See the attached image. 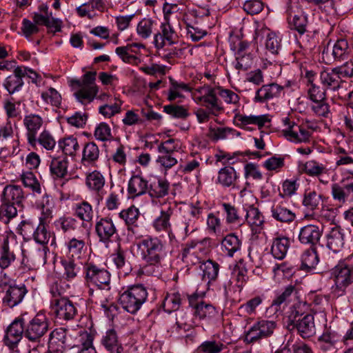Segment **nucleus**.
Returning <instances> with one entry per match:
<instances>
[{
    "instance_id": "nucleus-34",
    "label": "nucleus",
    "mask_w": 353,
    "mask_h": 353,
    "mask_svg": "<svg viewBox=\"0 0 353 353\" xmlns=\"http://www.w3.org/2000/svg\"><path fill=\"white\" fill-rule=\"evenodd\" d=\"M105 180L103 174L97 171L94 170L86 174L85 177V185L88 188L96 193L100 194L103 190Z\"/></svg>"
},
{
    "instance_id": "nucleus-1",
    "label": "nucleus",
    "mask_w": 353,
    "mask_h": 353,
    "mask_svg": "<svg viewBox=\"0 0 353 353\" xmlns=\"http://www.w3.org/2000/svg\"><path fill=\"white\" fill-rule=\"evenodd\" d=\"M141 259L145 263L143 270L150 274L154 267H159L165 256V247L161 239L157 236H146L137 245Z\"/></svg>"
},
{
    "instance_id": "nucleus-26",
    "label": "nucleus",
    "mask_w": 353,
    "mask_h": 353,
    "mask_svg": "<svg viewBox=\"0 0 353 353\" xmlns=\"http://www.w3.org/2000/svg\"><path fill=\"white\" fill-rule=\"evenodd\" d=\"M320 79L321 83L333 90H338L345 82L335 68L331 70H323L321 72Z\"/></svg>"
},
{
    "instance_id": "nucleus-37",
    "label": "nucleus",
    "mask_w": 353,
    "mask_h": 353,
    "mask_svg": "<svg viewBox=\"0 0 353 353\" xmlns=\"http://www.w3.org/2000/svg\"><path fill=\"white\" fill-rule=\"evenodd\" d=\"M221 206L228 224L241 225L244 222L243 211H239L234 205L228 203H223Z\"/></svg>"
},
{
    "instance_id": "nucleus-15",
    "label": "nucleus",
    "mask_w": 353,
    "mask_h": 353,
    "mask_svg": "<svg viewBox=\"0 0 353 353\" xmlns=\"http://www.w3.org/2000/svg\"><path fill=\"white\" fill-rule=\"evenodd\" d=\"M16 260V254L10 245V237L8 234H0V269L9 268Z\"/></svg>"
},
{
    "instance_id": "nucleus-43",
    "label": "nucleus",
    "mask_w": 353,
    "mask_h": 353,
    "mask_svg": "<svg viewBox=\"0 0 353 353\" xmlns=\"http://www.w3.org/2000/svg\"><path fill=\"white\" fill-rule=\"evenodd\" d=\"M339 340V336L334 332H324L319 339L320 348L324 351H334L336 345Z\"/></svg>"
},
{
    "instance_id": "nucleus-39",
    "label": "nucleus",
    "mask_w": 353,
    "mask_h": 353,
    "mask_svg": "<svg viewBox=\"0 0 353 353\" xmlns=\"http://www.w3.org/2000/svg\"><path fill=\"white\" fill-rule=\"evenodd\" d=\"M236 119L240 123L239 125L242 128H245V126L249 124H254L261 129L265 125V123L270 122V119L268 114H261L259 116H247L240 114L236 116Z\"/></svg>"
},
{
    "instance_id": "nucleus-44",
    "label": "nucleus",
    "mask_w": 353,
    "mask_h": 353,
    "mask_svg": "<svg viewBox=\"0 0 353 353\" xmlns=\"http://www.w3.org/2000/svg\"><path fill=\"white\" fill-rule=\"evenodd\" d=\"M237 178L233 167L225 166L221 168L218 174V182L224 187L232 186Z\"/></svg>"
},
{
    "instance_id": "nucleus-63",
    "label": "nucleus",
    "mask_w": 353,
    "mask_h": 353,
    "mask_svg": "<svg viewBox=\"0 0 353 353\" xmlns=\"http://www.w3.org/2000/svg\"><path fill=\"white\" fill-rule=\"evenodd\" d=\"M41 98L48 103L59 107L61 105V94L53 88H49L46 92L41 94Z\"/></svg>"
},
{
    "instance_id": "nucleus-46",
    "label": "nucleus",
    "mask_w": 353,
    "mask_h": 353,
    "mask_svg": "<svg viewBox=\"0 0 353 353\" xmlns=\"http://www.w3.org/2000/svg\"><path fill=\"white\" fill-rule=\"evenodd\" d=\"M289 25L291 29L296 30L300 34L307 32L308 24L307 16L305 13L294 14L288 18Z\"/></svg>"
},
{
    "instance_id": "nucleus-11",
    "label": "nucleus",
    "mask_w": 353,
    "mask_h": 353,
    "mask_svg": "<svg viewBox=\"0 0 353 353\" xmlns=\"http://www.w3.org/2000/svg\"><path fill=\"white\" fill-rule=\"evenodd\" d=\"M26 315V314H23L16 318L6 329L3 341L10 348L13 349L21 340L23 336H25Z\"/></svg>"
},
{
    "instance_id": "nucleus-36",
    "label": "nucleus",
    "mask_w": 353,
    "mask_h": 353,
    "mask_svg": "<svg viewBox=\"0 0 353 353\" xmlns=\"http://www.w3.org/2000/svg\"><path fill=\"white\" fill-rule=\"evenodd\" d=\"M290 245L289 238L285 236L276 237L273 240L271 246V254L274 258L282 260L285 258Z\"/></svg>"
},
{
    "instance_id": "nucleus-56",
    "label": "nucleus",
    "mask_w": 353,
    "mask_h": 353,
    "mask_svg": "<svg viewBox=\"0 0 353 353\" xmlns=\"http://www.w3.org/2000/svg\"><path fill=\"white\" fill-rule=\"evenodd\" d=\"M64 268L63 276L68 281L74 279L81 272V263H77L74 260H65L62 261Z\"/></svg>"
},
{
    "instance_id": "nucleus-58",
    "label": "nucleus",
    "mask_w": 353,
    "mask_h": 353,
    "mask_svg": "<svg viewBox=\"0 0 353 353\" xmlns=\"http://www.w3.org/2000/svg\"><path fill=\"white\" fill-rule=\"evenodd\" d=\"M224 347V345L216 341H205L196 350L195 353H219Z\"/></svg>"
},
{
    "instance_id": "nucleus-47",
    "label": "nucleus",
    "mask_w": 353,
    "mask_h": 353,
    "mask_svg": "<svg viewBox=\"0 0 353 353\" xmlns=\"http://www.w3.org/2000/svg\"><path fill=\"white\" fill-rule=\"evenodd\" d=\"M1 202L0 221L8 224L17 216V205L6 201Z\"/></svg>"
},
{
    "instance_id": "nucleus-23",
    "label": "nucleus",
    "mask_w": 353,
    "mask_h": 353,
    "mask_svg": "<svg viewBox=\"0 0 353 353\" xmlns=\"http://www.w3.org/2000/svg\"><path fill=\"white\" fill-rule=\"evenodd\" d=\"M148 181L141 175H133L128 181V192L132 198L148 193Z\"/></svg>"
},
{
    "instance_id": "nucleus-31",
    "label": "nucleus",
    "mask_w": 353,
    "mask_h": 353,
    "mask_svg": "<svg viewBox=\"0 0 353 353\" xmlns=\"http://www.w3.org/2000/svg\"><path fill=\"white\" fill-rule=\"evenodd\" d=\"M344 245V234L339 227H334L327 234V245L334 252H338Z\"/></svg>"
},
{
    "instance_id": "nucleus-18",
    "label": "nucleus",
    "mask_w": 353,
    "mask_h": 353,
    "mask_svg": "<svg viewBox=\"0 0 353 353\" xmlns=\"http://www.w3.org/2000/svg\"><path fill=\"white\" fill-rule=\"evenodd\" d=\"M323 230L318 225H306L299 230V241L301 243L314 247L319 243L322 236Z\"/></svg>"
},
{
    "instance_id": "nucleus-14",
    "label": "nucleus",
    "mask_w": 353,
    "mask_h": 353,
    "mask_svg": "<svg viewBox=\"0 0 353 353\" xmlns=\"http://www.w3.org/2000/svg\"><path fill=\"white\" fill-rule=\"evenodd\" d=\"M27 292L23 283L10 285L6 289L3 303L9 307H14L21 303Z\"/></svg>"
},
{
    "instance_id": "nucleus-28",
    "label": "nucleus",
    "mask_w": 353,
    "mask_h": 353,
    "mask_svg": "<svg viewBox=\"0 0 353 353\" xmlns=\"http://www.w3.org/2000/svg\"><path fill=\"white\" fill-rule=\"evenodd\" d=\"M244 221L245 220L252 230L259 232L264 223V218L258 208L250 206L243 210Z\"/></svg>"
},
{
    "instance_id": "nucleus-24",
    "label": "nucleus",
    "mask_w": 353,
    "mask_h": 353,
    "mask_svg": "<svg viewBox=\"0 0 353 353\" xmlns=\"http://www.w3.org/2000/svg\"><path fill=\"white\" fill-rule=\"evenodd\" d=\"M332 196L340 206L347 201H353V183L340 186L338 183L332 185Z\"/></svg>"
},
{
    "instance_id": "nucleus-48",
    "label": "nucleus",
    "mask_w": 353,
    "mask_h": 353,
    "mask_svg": "<svg viewBox=\"0 0 353 353\" xmlns=\"http://www.w3.org/2000/svg\"><path fill=\"white\" fill-rule=\"evenodd\" d=\"M59 147L65 155L74 156L79 150L77 139L73 136L63 138L58 142Z\"/></svg>"
},
{
    "instance_id": "nucleus-9",
    "label": "nucleus",
    "mask_w": 353,
    "mask_h": 353,
    "mask_svg": "<svg viewBox=\"0 0 353 353\" xmlns=\"http://www.w3.org/2000/svg\"><path fill=\"white\" fill-rule=\"evenodd\" d=\"M51 309L57 319L60 321L73 320L78 314L76 305L65 297L51 300Z\"/></svg>"
},
{
    "instance_id": "nucleus-21",
    "label": "nucleus",
    "mask_w": 353,
    "mask_h": 353,
    "mask_svg": "<svg viewBox=\"0 0 353 353\" xmlns=\"http://www.w3.org/2000/svg\"><path fill=\"white\" fill-rule=\"evenodd\" d=\"M295 290V287L289 285L283 292L278 293L272 300L271 305L268 307L267 312L271 311L274 313L281 312L291 301V297Z\"/></svg>"
},
{
    "instance_id": "nucleus-64",
    "label": "nucleus",
    "mask_w": 353,
    "mask_h": 353,
    "mask_svg": "<svg viewBox=\"0 0 353 353\" xmlns=\"http://www.w3.org/2000/svg\"><path fill=\"white\" fill-rule=\"evenodd\" d=\"M94 137L97 139L105 141L112 139L110 127L104 122L99 123L94 131Z\"/></svg>"
},
{
    "instance_id": "nucleus-20",
    "label": "nucleus",
    "mask_w": 353,
    "mask_h": 353,
    "mask_svg": "<svg viewBox=\"0 0 353 353\" xmlns=\"http://www.w3.org/2000/svg\"><path fill=\"white\" fill-rule=\"evenodd\" d=\"M101 344L108 353H122L123 347L114 328L108 329L101 339Z\"/></svg>"
},
{
    "instance_id": "nucleus-52",
    "label": "nucleus",
    "mask_w": 353,
    "mask_h": 353,
    "mask_svg": "<svg viewBox=\"0 0 353 353\" xmlns=\"http://www.w3.org/2000/svg\"><path fill=\"white\" fill-rule=\"evenodd\" d=\"M302 172L310 176L319 177L326 172L325 167L315 161H308L300 166Z\"/></svg>"
},
{
    "instance_id": "nucleus-45",
    "label": "nucleus",
    "mask_w": 353,
    "mask_h": 353,
    "mask_svg": "<svg viewBox=\"0 0 353 353\" xmlns=\"http://www.w3.org/2000/svg\"><path fill=\"white\" fill-rule=\"evenodd\" d=\"M182 301L181 295L179 292L167 293L163 299V307L168 313L179 309Z\"/></svg>"
},
{
    "instance_id": "nucleus-54",
    "label": "nucleus",
    "mask_w": 353,
    "mask_h": 353,
    "mask_svg": "<svg viewBox=\"0 0 353 353\" xmlns=\"http://www.w3.org/2000/svg\"><path fill=\"white\" fill-rule=\"evenodd\" d=\"M217 314V311L212 305L204 302L200 306L196 307L194 311V315L201 320L209 321L214 318Z\"/></svg>"
},
{
    "instance_id": "nucleus-3",
    "label": "nucleus",
    "mask_w": 353,
    "mask_h": 353,
    "mask_svg": "<svg viewBox=\"0 0 353 353\" xmlns=\"http://www.w3.org/2000/svg\"><path fill=\"white\" fill-rule=\"evenodd\" d=\"M277 327L276 321L259 319L245 331L243 341L246 344L260 343L261 340L271 337Z\"/></svg>"
},
{
    "instance_id": "nucleus-30",
    "label": "nucleus",
    "mask_w": 353,
    "mask_h": 353,
    "mask_svg": "<svg viewBox=\"0 0 353 353\" xmlns=\"http://www.w3.org/2000/svg\"><path fill=\"white\" fill-rule=\"evenodd\" d=\"M140 215L139 210L134 205H132L127 209L121 210L119 216L123 219L127 226L129 232L134 233V228H137V221Z\"/></svg>"
},
{
    "instance_id": "nucleus-19",
    "label": "nucleus",
    "mask_w": 353,
    "mask_h": 353,
    "mask_svg": "<svg viewBox=\"0 0 353 353\" xmlns=\"http://www.w3.org/2000/svg\"><path fill=\"white\" fill-rule=\"evenodd\" d=\"M0 199L1 201H6L20 206L25 199V195L20 185L8 184L3 188Z\"/></svg>"
},
{
    "instance_id": "nucleus-59",
    "label": "nucleus",
    "mask_w": 353,
    "mask_h": 353,
    "mask_svg": "<svg viewBox=\"0 0 353 353\" xmlns=\"http://www.w3.org/2000/svg\"><path fill=\"white\" fill-rule=\"evenodd\" d=\"M222 245L228 251V254L232 256L234 253L240 249L241 241L237 236L230 234L223 239Z\"/></svg>"
},
{
    "instance_id": "nucleus-10",
    "label": "nucleus",
    "mask_w": 353,
    "mask_h": 353,
    "mask_svg": "<svg viewBox=\"0 0 353 353\" xmlns=\"http://www.w3.org/2000/svg\"><path fill=\"white\" fill-rule=\"evenodd\" d=\"M282 122L285 127L282 130V134L287 140L294 143L309 141L310 132L305 127L296 124L288 117L283 118Z\"/></svg>"
},
{
    "instance_id": "nucleus-61",
    "label": "nucleus",
    "mask_w": 353,
    "mask_h": 353,
    "mask_svg": "<svg viewBox=\"0 0 353 353\" xmlns=\"http://www.w3.org/2000/svg\"><path fill=\"white\" fill-rule=\"evenodd\" d=\"M77 221L70 216H62L54 221L55 228L63 232H68L75 228Z\"/></svg>"
},
{
    "instance_id": "nucleus-5",
    "label": "nucleus",
    "mask_w": 353,
    "mask_h": 353,
    "mask_svg": "<svg viewBox=\"0 0 353 353\" xmlns=\"http://www.w3.org/2000/svg\"><path fill=\"white\" fill-rule=\"evenodd\" d=\"M296 329L303 338L307 339L316 334V327L314 316L310 314L303 315L294 307L291 314L288 316V327Z\"/></svg>"
},
{
    "instance_id": "nucleus-38",
    "label": "nucleus",
    "mask_w": 353,
    "mask_h": 353,
    "mask_svg": "<svg viewBox=\"0 0 353 353\" xmlns=\"http://www.w3.org/2000/svg\"><path fill=\"white\" fill-rule=\"evenodd\" d=\"M173 210L170 206L165 210H162L160 215L153 221L152 226L154 230L157 232L168 231L171 228L170 219Z\"/></svg>"
},
{
    "instance_id": "nucleus-7",
    "label": "nucleus",
    "mask_w": 353,
    "mask_h": 353,
    "mask_svg": "<svg viewBox=\"0 0 353 353\" xmlns=\"http://www.w3.org/2000/svg\"><path fill=\"white\" fill-rule=\"evenodd\" d=\"M49 321L44 313L39 312L28 322L25 320V338L39 343L49 330Z\"/></svg>"
},
{
    "instance_id": "nucleus-53",
    "label": "nucleus",
    "mask_w": 353,
    "mask_h": 353,
    "mask_svg": "<svg viewBox=\"0 0 353 353\" xmlns=\"http://www.w3.org/2000/svg\"><path fill=\"white\" fill-rule=\"evenodd\" d=\"M157 25V22L151 19L144 18L137 25V34L142 39H148L151 36L153 30L156 29Z\"/></svg>"
},
{
    "instance_id": "nucleus-57",
    "label": "nucleus",
    "mask_w": 353,
    "mask_h": 353,
    "mask_svg": "<svg viewBox=\"0 0 353 353\" xmlns=\"http://www.w3.org/2000/svg\"><path fill=\"white\" fill-rule=\"evenodd\" d=\"M99 157V149L94 142L85 143L83 150L82 161L92 163L96 161Z\"/></svg>"
},
{
    "instance_id": "nucleus-50",
    "label": "nucleus",
    "mask_w": 353,
    "mask_h": 353,
    "mask_svg": "<svg viewBox=\"0 0 353 353\" xmlns=\"http://www.w3.org/2000/svg\"><path fill=\"white\" fill-rule=\"evenodd\" d=\"M201 270L203 271V278L205 280H208V282L214 281L218 276L219 270V265L212 260H208L203 262L201 266Z\"/></svg>"
},
{
    "instance_id": "nucleus-42",
    "label": "nucleus",
    "mask_w": 353,
    "mask_h": 353,
    "mask_svg": "<svg viewBox=\"0 0 353 353\" xmlns=\"http://www.w3.org/2000/svg\"><path fill=\"white\" fill-rule=\"evenodd\" d=\"M113 261L117 269L124 275H128L132 270L130 263L126 260L125 252L120 247L117 250L116 253L112 254Z\"/></svg>"
},
{
    "instance_id": "nucleus-33",
    "label": "nucleus",
    "mask_w": 353,
    "mask_h": 353,
    "mask_svg": "<svg viewBox=\"0 0 353 353\" xmlns=\"http://www.w3.org/2000/svg\"><path fill=\"white\" fill-rule=\"evenodd\" d=\"M352 53V48L346 39H338L332 48V55L334 61L347 59Z\"/></svg>"
},
{
    "instance_id": "nucleus-4",
    "label": "nucleus",
    "mask_w": 353,
    "mask_h": 353,
    "mask_svg": "<svg viewBox=\"0 0 353 353\" xmlns=\"http://www.w3.org/2000/svg\"><path fill=\"white\" fill-rule=\"evenodd\" d=\"M332 278L334 285L332 288L333 297H340L346 292V288L353 283V267L339 263L332 270Z\"/></svg>"
},
{
    "instance_id": "nucleus-8",
    "label": "nucleus",
    "mask_w": 353,
    "mask_h": 353,
    "mask_svg": "<svg viewBox=\"0 0 353 353\" xmlns=\"http://www.w3.org/2000/svg\"><path fill=\"white\" fill-rule=\"evenodd\" d=\"M307 96L312 102V110L318 116L327 117L330 113V105L327 102L325 89L320 85L313 83L309 79Z\"/></svg>"
},
{
    "instance_id": "nucleus-17",
    "label": "nucleus",
    "mask_w": 353,
    "mask_h": 353,
    "mask_svg": "<svg viewBox=\"0 0 353 353\" xmlns=\"http://www.w3.org/2000/svg\"><path fill=\"white\" fill-rule=\"evenodd\" d=\"M26 71L25 66H17L13 73L4 79L3 86L10 94L21 90L24 84L23 78L26 77Z\"/></svg>"
},
{
    "instance_id": "nucleus-25",
    "label": "nucleus",
    "mask_w": 353,
    "mask_h": 353,
    "mask_svg": "<svg viewBox=\"0 0 353 353\" xmlns=\"http://www.w3.org/2000/svg\"><path fill=\"white\" fill-rule=\"evenodd\" d=\"M272 216L281 223H290L295 218V214L288 209L283 202L274 203L271 208Z\"/></svg>"
},
{
    "instance_id": "nucleus-51",
    "label": "nucleus",
    "mask_w": 353,
    "mask_h": 353,
    "mask_svg": "<svg viewBox=\"0 0 353 353\" xmlns=\"http://www.w3.org/2000/svg\"><path fill=\"white\" fill-rule=\"evenodd\" d=\"M32 236L34 240L37 243L41 245H46L48 243L51 238V233L48 230L46 222H43V219L40 220L39 223L32 233Z\"/></svg>"
},
{
    "instance_id": "nucleus-29",
    "label": "nucleus",
    "mask_w": 353,
    "mask_h": 353,
    "mask_svg": "<svg viewBox=\"0 0 353 353\" xmlns=\"http://www.w3.org/2000/svg\"><path fill=\"white\" fill-rule=\"evenodd\" d=\"M66 332L67 330L63 327L54 330L50 334L49 347L62 352L66 346Z\"/></svg>"
},
{
    "instance_id": "nucleus-35",
    "label": "nucleus",
    "mask_w": 353,
    "mask_h": 353,
    "mask_svg": "<svg viewBox=\"0 0 353 353\" xmlns=\"http://www.w3.org/2000/svg\"><path fill=\"white\" fill-rule=\"evenodd\" d=\"M68 161L65 157L53 158L50 164V171L54 179L64 178L68 174Z\"/></svg>"
},
{
    "instance_id": "nucleus-32",
    "label": "nucleus",
    "mask_w": 353,
    "mask_h": 353,
    "mask_svg": "<svg viewBox=\"0 0 353 353\" xmlns=\"http://www.w3.org/2000/svg\"><path fill=\"white\" fill-rule=\"evenodd\" d=\"M301 270L306 272H310L316 268L319 259L314 247H311L303 252L301 258Z\"/></svg>"
},
{
    "instance_id": "nucleus-22",
    "label": "nucleus",
    "mask_w": 353,
    "mask_h": 353,
    "mask_svg": "<svg viewBox=\"0 0 353 353\" xmlns=\"http://www.w3.org/2000/svg\"><path fill=\"white\" fill-rule=\"evenodd\" d=\"M283 88V86L275 83L263 85L256 90L254 101L264 103L273 98L279 97Z\"/></svg>"
},
{
    "instance_id": "nucleus-40",
    "label": "nucleus",
    "mask_w": 353,
    "mask_h": 353,
    "mask_svg": "<svg viewBox=\"0 0 353 353\" xmlns=\"http://www.w3.org/2000/svg\"><path fill=\"white\" fill-rule=\"evenodd\" d=\"M169 188L167 180L158 179L157 182L149 184L148 194L153 199L162 198L168 194Z\"/></svg>"
},
{
    "instance_id": "nucleus-12",
    "label": "nucleus",
    "mask_w": 353,
    "mask_h": 353,
    "mask_svg": "<svg viewBox=\"0 0 353 353\" xmlns=\"http://www.w3.org/2000/svg\"><path fill=\"white\" fill-rule=\"evenodd\" d=\"M95 232L99 242L107 244L117 233V229L112 218L105 216L97 219L95 223Z\"/></svg>"
},
{
    "instance_id": "nucleus-2",
    "label": "nucleus",
    "mask_w": 353,
    "mask_h": 353,
    "mask_svg": "<svg viewBox=\"0 0 353 353\" xmlns=\"http://www.w3.org/2000/svg\"><path fill=\"white\" fill-rule=\"evenodd\" d=\"M147 297L146 288L142 285H136L121 294L119 301L125 311L135 314L145 302Z\"/></svg>"
},
{
    "instance_id": "nucleus-16",
    "label": "nucleus",
    "mask_w": 353,
    "mask_h": 353,
    "mask_svg": "<svg viewBox=\"0 0 353 353\" xmlns=\"http://www.w3.org/2000/svg\"><path fill=\"white\" fill-rule=\"evenodd\" d=\"M43 124V118L37 114L26 115L23 119V125L27 130L26 136L28 143L34 147L37 144V135Z\"/></svg>"
},
{
    "instance_id": "nucleus-41",
    "label": "nucleus",
    "mask_w": 353,
    "mask_h": 353,
    "mask_svg": "<svg viewBox=\"0 0 353 353\" xmlns=\"http://www.w3.org/2000/svg\"><path fill=\"white\" fill-rule=\"evenodd\" d=\"M79 89L74 92V95L76 99L83 105L91 103L96 97L99 89L92 87L78 86Z\"/></svg>"
},
{
    "instance_id": "nucleus-6",
    "label": "nucleus",
    "mask_w": 353,
    "mask_h": 353,
    "mask_svg": "<svg viewBox=\"0 0 353 353\" xmlns=\"http://www.w3.org/2000/svg\"><path fill=\"white\" fill-rule=\"evenodd\" d=\"M84 279L88 285H94L101 290L110 289V274L105 268L93 263H86L83 266Z\"/></svg>"
},
{
    "instance_id": "nucleus-55",
    "label": "nucleus",
    "mask_w": 353,
    "mask_h": 353,
    "mask_svg": "<svg viewBox=\"0 0 353 353\" xmlns=\"http://www.w3.org/2000/svg\"><path fill=\"white\" fill-rule=\"evenodd\" d=\"M322 201V195L315 191L305 192L302 203L307 210L314 211L319 208Z\"/></svg>"
},
{
    "instance_id": "nucleus-13",
    "label": "nucleus",
    "mask_w": 353,
    "mask_h": 353,
    "mask_svg": "<svg viewBox=\"0 0 353 353\" xmlns=\"http://www.w3.org/2000/svg\"><path fill=\"white\" fill-rule=\"evenodd\" d=\"M177 34L169 22L161 23L160 30L154 34V44L157 49H162L166 42L170 46L176 43Z\"/></svg>"
},
{
    "instance_id": "nucleus-60",
    "label": "nucleus",
    "mask_w": 353,
    "mask_h": 353,
    "mask_svg": "<svg viewBox=\"0 0 353 353\" xmlns=\"http://www.w3.org/2000/svg\"><path fill=\"white\" fill-rule=\"evenodd\" d=\"M21 179L25 187L30 188L37 193L40 194L41 192L40 183L32 172L23 173L21 176Z\"/></svg>"
},
{
    "instance_id": "nucleus-62",
    "label": "nucleus",
    "mask_w": 353,
    "mask_h": 353,
    "mask_svg": "<svg viewBox=\"0 0 353 353\" xmlns=\"http://www.w3.org/2000/svg\"><path fill=\"white\" fill-rule=\"evenodd\" d=\"M37 143L47 150H52L56 145L54 137L47 130H43L37 138Z\"/></svg>"
},
{
    "instance_id": "nucleus-49",
    "label": "nucleus",
    "mask_w": 353,
    "mask_h": 353,
    "mask_svg": "<svg viewBox=\"0 0 353 353\" xmlns=\"http://www.w3.org/2000/svg\"><path fill=\"white\" fill-rule=\"evenodd\" d=\"M74 215L83 222H90L93 218L92 205L87 201L77 203L74 208Z\"/></svg>"
},
{
    "instance_id": "nucleus-27",
    "label": "nucleus",
    "mask_w": 353,
    "mask_h": 353,
    "mask_svg": "<svg viewBox=\"0 0 353 353\" xmlns=\"http://www.w3.org/2000/svg\"><path fill=\"white\" fill-rule=\"evenodd\" d=\"M198 101L203 103V105L209 110L210 112L216 115V112L223 110L221 103L216 97L214 90L207 87L204 95L198 97Z\"/></svg>"
}]
</instances>
